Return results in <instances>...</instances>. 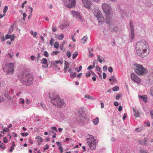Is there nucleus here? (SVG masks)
I'll use <instances>...</instances> for the list:
<instances>
[{
  "label": "nucleus",
  "mask_w": 153,
  "mask_h": 153,
  "mask_svg": "<svg viewBox=\"0 0 153 153\" xmlns=\"http://www.w3.org/2000/svg\"><path fill=\"white\" fill-rule=\"evenodd\" d=\"M149 48L148 44L144 40L138 41L136 45V51L137 54L140 56L144 57L149 53Z\"/></svg>",
  "instance_id": "1"
},
{
  "label": "nucleus",
  "mask_w": 153,
  "mask_h": 153,
  "mask_svg": "<svg viewBox=\"0 0 153 153\" xmlns=\"http://www.w3.org/2000/svg\"><path fill=\"white\" fill-rule=\"evenodd\" d=\"M52 103L54 105L59 108H62L65 107L66 104L63 100H61L59 96L56 94H54L52 97H50Z\"/></svg>",
  "instance_id": "2"
},
{
  "label": "nucleus",
  "mask_w": 153,
  "mask_h": 153,
  "mask_svg": "<svg viewBox=\"0 0 153 153\" xmlns=\"http://www.w3.org/2000/svg\"><path fill=\"white\" fill-rule=\"evenodd\" d=\"M52 103L54 105L59 108H62L65 107L66 104L63 100H61L59 96L56 94H54L52 97H50Z\"/></svg>",
  "instance_id": "3"
},
{
  "label": "nucleus",
  "mask_w": 153,
  "mask_h": 153,
  "mask_svg": "<svg viewBox=\"0 0 153 153\" xmlns=\"http://www.w3.org/2000/svg\"><path fill=\"white\" fill-rule=\"evenodd\" d=\"M102 8L107 16L106 22L109 25H111V20L110 16L111 8L109 5L106 3H103L102 5Z\"/></svg>",
  "instance_id": "4"
},
{
  "label": "nucleus",
  "mask_w": 153,
  "mask_h": 153,
  "mask_svg": "<svg viewBox=\"0 0 153 153\" xmlns=\"http://www.w3.org/2000/svg\"><path fill=\"white\" fill-rule=\"evenodd\" d=\"M33 80L32 76L31 74H28L25 76L24 75L21 79V81L24 85L29 86L33 84Z\"/></svg>",
  "instance_id": "5"
},
{
  "label": "nucleus",
  "mask_w": 153,
  "mask_h": 153,
  "mask_svg": "<svg viewBox=\"0 0 153 153\" xmlns=\"http://www.w3.org/2000/svg\"><path fill=\"white\" fill-rule=\"evenodd\" d=\"M14 67L15 65L14 63H9L4 66L3 70L6 73L7 75L13 74L15 72Z\"/></svg>",
  "instance_id": "6"
},
{
  "label": "nucleus",
  "mask_w": 153,
  "mask_h": 153,
  "mask_svg": "<svg viewBox=\"0 0 153 153\" xmlns=\"http://www.w3.org/2000/svg\"><path fill=\"white\" fill-rule=\"evenodd\" d=\"M86 140L90 149L92 150H94L96 147L97 142L94 137L92 135L90 136L89 138H87Z\"/></svg>",
  "instance_id": "7"
},
{
  "label": "nucleus",
  "mask_w": 153,
  "mask_h": 153,
  "mask_svg": "<svg viewBox=\"0 0 153 153\" xmlns=\"http://www.w3.org/2000/svg\"><path fill=\"white\" fill-rule=\"evenodd\" d=\"M135 66V72L139 76L144 75L146 74V69L142 65L136 64Z\"/></svg>",
  "instance_id": "8"
},
{
  "label": "nucleus",
  "mask_w": 153,
  "mask_h": 153,
  "mask_svg": "<svg viewBox=\"0 0 153 153\" xmlns=\"http://www.w3.org/2000/svg\"><path fill=\"white\" fill-rule=\"evenodd\" d=\"M63 2L64 5L69 8H73L75 6V0H64Z\"/></svg>",
  "instance_id": "9"
},
{
  "label": "nucleus",
  "mask_w": 153,
  "mask_h": 153,
  "mask_svg": "<svg viewBox=\"0 0 153 153\" xmlns=\"http://www.w3.org/2000/svg\"><path fill=\"white\" fill-rule=\"evenodd\" d=\"M131 78L134 82L137 83H140L141 80L134 73H132L131 74Z\"/></svg>",
  "instance_id": "10"
},
{
  "label": "nucleus",
  "mask_w": 153,
  "mask_h": 153,
  "mask_svg": "<svg viewBox=\"0 0 153 153\" xmlns=\"http://www.w3.org/2000/svg\"><path fill=\"white\" fill-rule=\"evenodd\" d=\"M71 14L74 17L82 21V18L80 16V13L79 12L73 10L71 12Z\"/></svg>",
  "instance_id": "11"
},
{
  "label": "nucleus",
  "mask_w": 153,
  "mask_h": 153,
  "mask_svg": "<svg viewBox=\"0 0 153 153\" xmlns=\"http://www.w3.org/2000/svg\"><path fill=\"white\" fill-rule=\"evenodd\" d=\"M82 2L86 8L90 9L91 6V2L88 0H82Z\"/></svg>",
  "instance_id": "12"
},
{
  "label": "nucleus",
  "mask_w": 153,
  "mask_h": 153,
  "mask_svg": "<svg viewBox=\"0 0 153 153\" xmlns=\"http://www.w3.org/2000/svg\"><path fill=\"white\" fill-rule=\"evenodd\" d=\"M47 60L46 58H42L41 60V63L43 64L42 65L43 68H46L48 66V64L47 63Z\"/></svg>",
  "instance_id": "13"
},
{
  "label": "nucleus",
  "mask_w": 153,
  "mask_h": 153,
  "mask_svg": "<svg viewBox=\"0 0 153 153\" xmlns=\"http://www.w3.org/2000/svg\"><path fill=\"white\" fill-rule=\"evenodd\" d=\"M63 63L62 61L60 60H55L52 62L51 64L53 65L55 67H57L58 65H61Z\"/></svg>",
  "instance_id": "14"
},
{
  "label": "nucleus",
  "mask_w": 153,
  "mask_h": 153,
  "mask_svg": "<svg viewBox=\"0 0 153 153\" xmlns=\"http://www.w3.org/2000/svg\"><path fill=\"white\" fill-rule=\"evenodd\" d=\"M94 15L96 16H98L101 15L102 13L100 10L97 8H95L94 9Z\"/></svg>",
  "instance_id": "15"
},
{
  "label": "nucleus",
  "mask_w": 153,
  "mask_h": 153,
  "mask_svg": "<svg viewBox=\"0 0 153 153\" xmlns=\"http://www.w3.org/2000/svg\"><path fill=\"white\" fill-rule=\"evenodd\" d=\"M35 139L37 140V144L39 145L42 141V137L40 136H37L36 137Z\"/></svg>",
  "instance_id": "16"
},
{
  "label": "nucleus",
  "mask_w": 153,
  "mask_h": 153,
  "mask_svg": "<svg viewBox=\"0 0 153 153\" xmlns=\"http://www.w3.org/2000/svg\"><path fill=\"white\" fill-rule=\"evenodd\" d=\"M96 17L97 18V20L99 22H103L104 20V18L102 14H101V15L100 16H96Z\"/></svg>",
  "instance_id": "17"
},
{
  "label": "nucleus",
  "mask_w": 153,
  "mask_h": 153,
  "mask_svg": "<svg viewBox=\"0 0 153 153\" xmlns=\"http://www.w3.org/2000/svg\"><path fill=\"white\" fill-rule=\"evenodd\" d=\"M133 111L134 115L136 117H138L140 116L139 113L138 111H137L133 107Z\"/></svg>",
  "instance_id": "18"
},
{
  "label": "nucleus",
  "mask_w": 153,
  "mask_h": 153,
  "mask_svg": "<svg viewBox=\"0 0 153 153\" xmlns=\"http://www.w3.org/2000/svg\"><path fill=\"white\" fill-rule=\"evenodd\" d=\"M69 24L67 23L65 25L62 24L60 25V28L61 29H63L67 28L69 26Z\"/></svg>",
  "instance_id": "19"
},
{
  "label": "nucleus",
  "mask_w": 153,
  "mask_h": 153,
  "mask_svg": "<svg viewBox=\"0 0 153 153\" xmlns=\"http://www.w3.org/2000/svg\"><path fill=\"white\" fill-rule=\"evenodd\" d=\"M87 39L88 37L87 36H84L81 39L82 42L83 44L85 43L87 41Z\"/></svg>",
  "instance_id": "20"
},
{
  "label": "nucleus",
  "mask_w": 153,
  "mask_h": 153,
  "mask_svg": "<svg viewBox=\"0 0 153 153\" xmlns=\"http://www.w3.org/2000/svg\"><path fill=\"white\" fill-rule=\"evenodd\" d=\"M92 122L95 125H97L99 122V118L98 117L93 120Z\"/></svg>",
  "instance_id": "21"
},
{
  "label": "nucleus",
  "mask_w": 153,
  "mask_h": 153,
  "mask_svg": "<svg viewBox=\"0 0 153 153\" xmlns=\"http://www.w3.org/2000/svg\"><path fill=\"white\" fill-rule=\"evenodd\" d=\"M134 37V31H131V33L130 35V40L132 41L133 40Z\"/></svg>",
  "instance_id": "22"
},
{
  "label": "nucleus",
  "mask_w": 153,
  "mask_h": 153,
  "mask_svg": "<svg viewBox=\"0 0 153 153\" xmlns=\"http://www.w3.org/2000/svg\"><path fill=\"white\" fill-rule=\"evenodd\" d=\"M68 65V63L66 62H65V65L64 66V73H66L67 70L69 68V66Z\"/></svg>",
  "instance_id": "23"
},
{
  "label": "nucleus",
  "mask_w": 153,
  "mask_h": 153,
  "mask_svg": "<svg viewBox=\"0 0 153 153\" xmlns=\"http://www.w3.org/2000/svg\"><path fill=\"white\" fill-rule=\"evenodd\" d=\"M55 37L57 39L59 40H62L64 38V35L63 34H61L59 36L58 35H55Z\"/></svg>",
  "instance_id": "24"
},
{
  "label": "nucleus",
  "mask_w": 153,
  "mask_h": 153,
  "mask_svg": "<svg viewBox=\"0 0 153 153\" xmlns=\"http://www.w3.org/2000/svg\"><path fill=\"white\" fill-rule=\"evenodd\" d=\"M92 75H94V74H95L94 73L93 71H90V72L89 73H86V78H88L90 76L91 74Z\"/></svg>",
  "instance_id": "25"
},
{
  "label": "nucleus",
  "mask_w": 153,
  "mask_h": 153,
  "mask_svg": "<svg viewBox=\"0 0 153 153\" xmlns=\"http://www.w3.org/2000/svg\"><path fill=\"white\" fill-rule=\"evenodd\" d=\"M139 97L143 99V100L146 103L147 102V96L144 95H142L141 96H140Z\"/></svg>",
  "instance_id": "26"
},
{
  "label": "nucleus",
  "mask_w": 153,
  "mask_h": 153,
  "mask_svg": "<svg viewBox=\"0 0 153 153\" xmlns=\"http://www.w3.org/2000/svg\"><path fill=\"white\" fill-rule=\"evenodd\" d=\"M84 97L85 98H88L90 100H94L95 99V98L93 97L92 96H90L88 95H85Z\"/></svg>",
  "instance_id": "27"
},
{
  "label": "nucleus",
  "mask_w": 153,
  "mask_h": 153,
  "mask_svg": "<svg viewBox=\"0 0 153 153\" xmlns=\"http://www.w3.org/2000/svg\"><path fill=\"white\" fill-rule=\"evenodd\" d=\"M100 58V55H98V56H97V59H98V60L100 62L102 63L103 61H104V59L102 57L101 58Z\"/></svg>",
  "instance_id": "28"
},
{
  "label": "nucleus",
  "mask_w": 153,
  "mask_h": 153,
  "mask_svg": "<svg viewBox=\"0 0 153 153\" xmlns=\"http://www.w3.org/2000/svg\"><path fill=\"white\" fill-rule=\"evenodd\" d=\"M130 26L131 28V31H134L133 22L131 21L130 22Z\"/></svg>",
  "instance_id": "29"
},
{
  "label": "nucleus",
  "mask_w": 153,
  "mask_h": 153,
  "mask_svg": "<svg viewBox=\"0 0 153 153\" xmlns=\"http://www.w3.org/2000/svg\"><path fill=\"white\" fill-rule=\"evenodd\" d=\"M60 53V52L59 51H53L51 53V54L52 56H54Z\"/></svg>",
  "instance_id": "30"
},
{
  "label": "nucleus",
  "mask_w": 153,
  "mask_h": 153,
  "mask_svg": "<svg viewBox=\"0 0 153 153\" xmlns=\"http://www.w3.org/2000/svg\"><path fill=\"white\" fill-rule=\"evenodd\" d=\"M7 55L8 57L9 56L11 59H12L14 55V53L13 52L12 53H8Z\"/></svg>",
  "instance_id": "31"
},
{
  "label": "nucleus",
  "mask_w": 153,
  "mask_h": 153,
  "mask_svg": "<svg viewBox=\"0 0 153 153\" xmlns=\"http://www.w3.org/2000/svg\"><path fill=\"white\" fill-rule=\"evenodd\" d=\"M78 53L77 52H75L73 55L72 58L73 59H75L78 55Z\"/></svg>",
  "instance_id": "32"
},
{
  "label": "nucleus",
  "mask_w": 153,
  "mask_h": 153,
  "mask_svg": "<svg viewBox=\"0 0 153 153\" xmlns=\"http://www.w3.org/2000/svg\"><path fill=\"white\" fill-rule=\"evenodd\" d=\"M109 28L111 32H114V31H116L117 30V27H115L114 28L111 29V27H109Z\"/></svg>",
  "instance_id": "33"
},
{
  "label": "nucleus",
  "mask_w": 153,
  "mask_h": 153,
  "mask_svg": "<svg viewBox=\"0 0 153 153\" xmlns=\"http://www.w3.org/2000/svg\"><path fill=\"white\" fill-rule=\"evenodd\" d=\"M25 103V100L22 98H20L19 99V103L24 104Z\"/></svg>",
  "instance_id": "34"
},
{
  "label": "nucleus",
  "mask_w": 153,
  "mask_h": 153,
  "mask_svg": "<svg viewBox=\"0 0 153 153\" xmlns=\"http://www.w3.org/2000/svg\"><path fill=\"white\" fill-rule=\"evenodd\" d=\"M30 33L31 34L33 35L35 37H36V36L37 34V33L36 32H35L34 33L33 30H31Z\"/></svg>",
  "instance_id": "35"
},
{
  "label": "nucleus",
  "mask_w": 153,
  "mask_h": 153,
  "mask_svg": "<svg viewBox=\"0 0 153 153\" xmlns=\"http://www.w3.org/2000/svg\"><path fill=\"white\" fill-rule=\"evenodd\" d=\"M109 80L110 81H116V79L115 77L114 76H111V77L109 79Z\"/></svg>",
  "instance_id": "36"
},
{
  "label": "nucleus",
  "mask_w": 153,
  "mask_h": 153,
  "mask_svg": "<svg viewBox=\"0 0 153 153\" xmlns=\"http://www.w3.org/2000/svg\"><path fill=\"white\" fill-rule=\"evenodd\" d=\"M21 134L22 135V136L23 137H25L27 136L28 135V133H21Z\"/></svg>",
  "instance_id": "37"
},
{
  "label": "nucleus",
  "mask_w": 153,
  "mask_h": 153,
  "mask_svg": "<svg viewBox=\"0 0 153 153\" xmlns=\"http://www.w3.org/2000/svg\"><path fill=\"white\" fill-rule=\"evenodd\" d=\"M4 144L3 143H2L0 144V147L3 150H4L5 149V147L4 146Z\"/></svg>",
  "instance_id": "38"
},
{
  "label": "nucleus",
  "mask_w": 153,
  "mask_h": 153,
  "mask_svg": "<svg viewBox=\"0 0 153 153\" xmlns=\"http://www.w3.org/2000/svg\"><path fill=\"white\" fill-rule=\"evenodd\" d=\"M54 42V40L53 39L51 38L50 41V44L52 46L53 44V42Z\"/></svg>",
  "instance_id": "39"
},
{
  "label": "nucleus",
  "mask_w": 153,
  "mask_h": 153,
  "mask_svg": "<svg viewBox=\"0 0 153 153\" xmlns=\"http://www.w3.org/2000/svg\"><path fill=\"white\" fill-rule=\"evenodd\" d=\"M59 45L58 42H56L54 45V47L56 48H58Z\"/></svg>",
  "instance_id": "40"
},
{
  "label": "nucleus",
  "mask_w": 153,
  "mask_h": 153,
  "mask_svg": "<svg viewBox=\"0 0 153 153\" xmlns=\"http://www.w3.org/2000/svg\"><path fill=\"white\" fill-rule=\"evenodd\" d=\"M112 90L114 91H117L119 90V87L118 86L114 87L113 88Z\"/></svg>",
  "instance_id": "41"
},
{
  "label": "nucleus",
  "mask_w": 153,
  "mask_h": 153,
  "mask_svg": "<svg viewBox=\"0 0 153 153\" xmlns=\"http://www.w3.org/2000/svg\"><path fill=\"white\" fill-rule=\"evenodd\" d=\"M56 144L59 146V149H61V143L60 142H56Z\"/></svg>",
  "instance_id": "42"
},
{
  "label": "nucleus",
  "mask_w": 153,
  "mask_h": 153,
  "mask_svg": "<svg viewBox=\"0 0 153 153\" xmlns=\"http://www.w3.org/2000/svg\"><path fill=\"white\" fill-rule=\"evenodd\" d=\"M8 9V7L7 6H4V10H3V12L5 13L6 11H7Z\"/></svg>",
  "instance_id": "43"
},
{
  "label": "nucleus",
  "mask_w": 153,
  "mask_h": 153,
  "mask_svg": "<svg viewBox=\"0 0 153 153\" xmlns=\"http://www.w3.org/2000/svg\"><path fill=\"white\" fill-rule=\"evenodd\" d=\"M76 75V73H71L70 74V76L73 78H74Z\"/></svg>",
  "instance_id": "44"
},
{
  "label": "nucleus",
  "mask_w": 153,
  "mask_h": 153,
  "mask_svg": "<svg viewBox=\"0 0 153 153\" xmlns=\"http://www.w3.org/2000/svg\"><path fill=\"white\" fill-rule=\"evenodd\" d=\"M66 55L68 57H70L71 56V53L69 51H67L66 53Z\"/></svg>",
  "instance_id": "45"
},
{
  "label": "nucleus",
  "mask_w": 153,
  "mask_h": 153,
  "mask_svg": "<svg viewBox=\"0 0 153 153\" xmlns=\"http://www.w3.org/2000/svg\"><path fill=\"white\" fill-rule=\"evenodd\" d=\"M3 134H4V133H5V132H6L7 131H9V129L8 128H6L5 129H3Z\"/></svg>",
  "instance_id": "46"
},
{
  "label": "nucleus",
  "mask_w": 153,
  "mask_h": 153,
  "mask_svg": "<svg viewBox=\"0 0 153 153\" xmlns=\"http://www.w3.org/2000/svg\"><path fill=\"white\" fill-rule=\"evenodd\" d=\"M44 55L46 57H48L49 56L48 53L47 51H45L44 53Z\"/></svg>",
  "instance_id": "47"
},
{
  "label": "nucleus",
  "mask_w": 153,
  "mask_h": 153,
  "mask_svg": "<svg viewBox=\"0 0 153 153\" xmlns=\"http://www.w3.org/2000/svg\"><path fill=\"white\" fill-rule=\"evenodd\" d=\"M113 68L112 67H110L108 68V71L109 72L112 73L113 71Z\"/></svg>",
  "instance_id": "48"
},
{
  "label": "nucleus",
  "mask_w": 153,
  "mask_h": 153,
  "mask_svg": "<svg viewBox=\"0 0 153 153\" xmlns=\"http://www.w3.org/2000/svg\"><path fill=\"white\" fill-rule=\"evenodd\" d=\"M11 37V35H6L5 36V39H10V38Z\"/></svg>",
  "instance_id": "49"
},
{
  "label": "nucleus",
  "mask_w": 153,
  "mask_h": 153,
  "mask_svg": "<svg viewBox=\"0 0 153 153\" xmlns=\"http://www.w3.org/2000/svg\"><path fill=\"white\" fill-rule=\"evenodd\" d=\"M52 30L53 32H54L56 31L57 30V28L56 27H53L52 28Z\"/></svg>",
  "instance_id": "50"
},
{
  "label": "nucleus",
  "mask_w": 153,
  "mask_h": 153,
  "mask_svg": "<svg viewBox=\"0 0 153 153\" xmlns=\"http://www.w3.org/2000/svg\"><path fill=\"white\" fill-rule=\"evenodd\" d=\"M103 71H106L107 70V67L106 66H105L103 68Z\"/></svg>",
  "instance_id": "51"
},
{
  "label": "nucleus",
  "mask_w": 153,
  "mask_h": 153,
  "mask_svg": "<svg viewBox=\"0 0 153 153\" xmlns=\"http://www.w3.org/2000/svg\"><path fill=\"white\" fill-rule=\"evenodd\" d=\"M14 34L11 35V37L10 38V40L11 41H13L14 40Z\"/></svg>",
  "instance_id": "52"
},
{
  "label": "nucleus",
  "mask_w": 153,
  "mask_h": 153,
  "mask_svg": "<svg viewBox=\"0 0 153 153\" xmlns=\"http://www.w3.org/2000/svg\"><path fill=\"white\" fill-rule=\"evenodd\" d=\"M26 16H27V15L25 13H23V20H25V18L26 17Z\"/></svg>",
  "instance_id": "53"
},
{
  "label": "nucleus",
  "mask_w": 153,
  "mask_h": 153,
  "mask_svg": "<svg viewBox=\"0 0 153 153\" xmlns=\"http://www.w3.org/2000/svg\"><path fill=\"white\" fill-rule=\"evenodd\" d=\"M51 128H52V129L56 131H57V128L56 127H52Z\"/></svg>",
  "instance_id": "54"
},
{
  "label": "nucleus",
  "mask_w": 153,
  "mask_h": 153,
  "mask_svg": "<svg viewBox=\"0 0 153 153\" xmlns=\"http://www.w3.org/2000/svg\"><path fill=\"white\" fill-rule=\"evenodd\" d=\"M141 131V129L140 128H136L135 129V131L137 132H139L140 131Z\"/></svg>",
  "instance_id": "55"
},
{
  "label": "nucleus",
  "mask_w": 153,
  "mask_h": 153,
  "mask_svg": "<svg viewBox=\"0 0 153 153\" xmlns=\"http://www.w3.org/2000/svg\"><path fill=\"white\" fill-rule=\"evenodd\" d=\"M4 140V142L5 143H6L7 142V138L6 137H4L3 138Z\"/></svg>",
  "instance_id": "56"
},
{
  "label": "nucleus",
  "mask_w": 153,
  "mask_h": 153,
  "mask_svg": "<svg viewBox=\"0 0 153 153\" xmlns=\"http://www.w3.org/2000/svg\"><path fill=\"white\" fill-rule=\"evenodd\" d=\"M4 100V97L1 96H0V102H1L3 101Z\"/></svg>",
  "instance_id": "57"
},
{
  "label": "nucleus",
  "mask_w": 153,
  "mask_h": 153,
  "mask_svg": "<svg viewBox=\"0 0 153 153\" xmlns=\"http://www.w3.org/2000/svg\"><path fill=\"white\" fill-rule=\"evenodd\" d=\"M82 73H80L77 75V76L78 78H80L82 75Z\"/></svg>",
  "instance_id": "58"
},
{
  "label": "nucleus",
  "mask_w": 153,
  "mask_h": 153,
  "mask_svg": "<svg viewBox=\"0 0 153 153\" xmlns=\"http://www.w3.org/2000/svg\"><path fill=\"white\" fill-rule=\"evenodd\" d=\"M114 104L116 106H117L119 105L118 103V102L116 101H115L114 102Z\"/></svg>",
  "instance_id": "59"
},
{
  "label": "nucleus",
  "mask_w": 153,
  "mask_h": 153,
  "mask_svg": "<svg viewBox=\"0 0 153 153\" xmlns=\"http://www.w3.org/2000/svg\"><path fill=\"white\" fill-rule=\"evenodd\" d=\"M26 104H29L30 103V101L28 99H26Z\"/></svg>",
  "instance_id": "60"
},
{
  "label": "nucleus",
  "mask_w": 153,
  "mask_h": 153,
  "mask_svg": "<svg viewBox=\"0 0 153 153\" xmlns=\"http://www.w3.org/2000/svg\"><path fill=\"white\" fill-rule=\"evenodd\" d=\"M71 37H72V40L74 42H75L76 41V40L75 39H74V35H72L71 36Z\"/></svg>",
  "instance_id": "61"
},
{
  "label": "nucleus",
  "mask_w": 153,
  "mask_h": 153,
  "mask_svg": "<svg viewBox=\"0 0 153 153\" xmlns=\"http://www.w3.org/2000/svg\"><path fill=\"white\" fill-rule=\"evenodd\" d=\"M122 110V106L121 105L119 106L118 108V111H121Z\"/></svg>",
  "instance_id": "62"
},
{
  "label": "nucleus",
  "mask_w": 153,
  "mask_h": 153,
  "mask_svg": "<svg viewBox=\"0 0 153 153\" xmlns=\"http://www.w3.org/2000/svg\"><path fill=\"white\" fill-rule=\"evenodd\" d=\"M103 77L104 79H105L106 78V76L105 74L104 73H103Z\"/></svg>",
  "instance_id": "63"
},
{
  "label": "nucleus",
  "mask_w": 153,
  "mask_h": 153,
  "mask_svg": "<svg viewBox=\"0 0 153 153\" xmlns=\"http://www.w3.org/2000/svg\"><path fill=\"white\" fill-rule=\"evenodd\" d=\"M150 93L153 96V87L150 90Z\"/></svg>",
  "instance_id": "64"
}]
</instances>
